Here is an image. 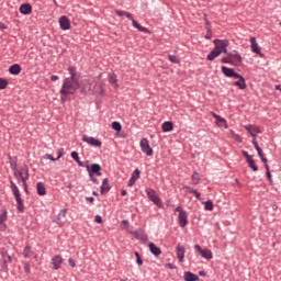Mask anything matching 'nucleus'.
<instances>
[{
    "label": "nucleus",
    "instance_id": "nucleus-1",
    "mask_svg": "<svg viewBox=\"0 0 281 281\" xmlns=\"http://www.w3.org/2000/svg\"><path fill=\"white\" fill-rule=\"evenodd\" d=\"M68 72L69 77L64 78L59 90L63 103L67 102V98L74 95V93L80 89V81H78V78L76 77V68L74 66L68 67Z\"/></svg>",
    "mask_w": 281,
    "mask_h": 281
},
{
    "label": "nucleus",
    "instance_id": "nucleus-2",
    "mask_svg": "<svg viewBox=\"0 0 281 281\" xmlns=\"http://www.w3.org/2000/svg\"><path fill=\"white\" fill-rule=\"evenodd\" d=\"M114 12L115 14H117V16H126V19H130L132 21L133 27L138 30V32H145V34H148L149 31L146 27L142 26V24H139L135 19H133L132 13H128L126 11H120V10H115Z\"/></svg>",
    "mask_w": 281,
    "mask_h": 281
},
{
    "label": "nucleus",
    "instance_id": "nucleus-3",
    "mask_svg": "<svg viewBox=\"0 0 281 281\" xmlns=\"http://www.w3.org/2000/svg\"><path fill=\"white\" fill-rule=\"evenodd\" d=\"M10 183H11V190L16 201L18 210L19 212H23V200H21V191H19V187L16 186V183H14V181L11 180Z\"/></svg>",
    "mask_w": 281,
    "mask_h": 281
},
{
    "label": "nucleus",
    "instance_id": "nucleus-4",
    "mask_svg": "<svg viewBox=\"0 0 281 281\" xmlns=\"http://www.w3.org/2000/svg\"><path fill=\"white\" fill-rule=\"evenodd\" d=\"M214 49L220 54H227V47H229V41L227 40H214Z\"/></svg>",
    "mask_w": 281,
    "mask_h": 281
},
{
    "label": "nucleus",
    "instance_id": "nucleus-5",
    "mask_svg": "<svg viewBox=\"0 0 281 281\" xmlns=\"http://www.w3.org/2000/svg\"><path fill=\"white\" fill-rule=\"evenodd\" d=\"M82 142H85L86 144H89V146H93L94 148L102 147V142H100V139L89 136V135H83Z\"/></svg>",
    "mask_w": 281,
    "mask_h": 281
},
{
    "label": "nucleus",
    "instance_id": "nucleus-6",
    "mask_svg": "<svg viewBox=\"0 0 281 281\" xmlns=\"http://www.w3.org/2000/svg\"><path fill=\"white\" fill-rule=\"evenodd\" d=\"M140 150L147 155V157H153V149L150 148V143L148 138H143L139 142Z\"/></svg>",
    "mask_w": 281,
    "mask_h": 281
},
{
    "label": "nucleus",
    "instance_id": "nucleus-7",
    "mask_svg": "<svg viewBox=\"0 0 281 281\" xmlns=\"http://www.w3.org/2000/svg\"><path fill=\"white\" fill-rule=\"evenodd\" d=\"M195 251H198L200 254V256L202 258H204L205 260H212V258H214V255L212 254V250L205 248H201L199 245L194 246Z\"/></svg>",
    "mask_w": 281,
    "mask_h": 281
},
{
    "label": "nucleus",
    "instance_id": "nucleus-8",
    "mask_svg": "<svg viewBox=\"0 0 281 281\" xmlns=\"http://www.w3.org/2000/svg\"><path fill=\"white\" fill-rule=\"evenodd\" d=\"M146 194L149 201H153L155 205H161V200H159V195H157V191L154 189H146Z\"/></svg>",
    "mask_w": 281,
    "mask_h": 281
},
{
    "label": "nucleus",
    "instance_id": "nucleus-9",
    "mask_svg": "<svg viewBox=\"0 0 281 281\" xmlns=\"http://www.w3.org/2000/svg\"><path fill=\"white\" fill-rule=\"evenodd\" d=\"M244 128L251 135V137H258L260 135V127L254 124H247Z\"/></svg>",
    "mask_w": 281,
    "mask_h": 281
},
{
    "label": "nucleus",
    "instance_id": "nucleus-10",
    "mask_svg": "<svg viewBox=\"0 0 281 281\" xmlns=\"http://www.w3.org/2000/svg\"><path fill=\"white\" fill-rule=\"evenodd\" d=\"M222 74L226 76V78H240V75L234 70V68H227L222 66Z\"/></svg>",
    "mask_w": 281,
    "mask_h": 281
},
{
    "label": "nucleus",
    "instance_id": "nucleus-11",
    "mask_svg": "<svg viewBox=\"0 0 281 281\" xmlns=\"http://www.w3.org/2000/svg\"><path fill=\"white\" fill-rule=\"evenodd\" d=\"M20 172L23 177L24 189L27 190V179H30V169L27 168V165L22 166Z\"/></svg>",
    "mask_w": 281,
    "mask_h": 281
},
{
    "label": "nucleus",
    "instance_id": "nucleus-12",
    "mask_svg": "<svg viewBox=\"0 0 281 281\" xmlns=\"http://www.w3.org/2000/svg\"><path fill=\"white\" fill-rule=\"evenodd\" d=\"M93 87H95V83L89 81V80H83L81 85V89L83 93H93Z\"/></svg>",
    "mask_w": 281,
    "mask_h": 281
},
{
    "label": "nucleus",
    "instance_id": "nucleus-13",
    "mask_svg": "<svg viewBox=\"0 0 281 281\" xmlns=\"http://www.w3.org/2000/svg\"><path fill=\"white\" fill-rule=\"evenodd\" d=\"M250 49L254 54H257L258 56H262V52L260 50V45H258L256 37H250Z\"/></svg>",
    "mask_w": 281,
    "mask_h": 281
},
{
    "label": "nucleus",
    "instance_id": "nucleus-14",
    "mask_svg": "<svg viewBox=\"0 0 281 281\" xmlns=\"http://www.w3.org/2000/svg\"><path fill=\"white\" fill-rule=\"evenodd\" d=\"M228 56L231 58V65H234L235 67L243 63V57L238 53H228Z\"/></svg>",
    "mask_w": 281,
    "mask_h": 281
},
{
    "label": "nucleus",
    "instance_id": "nucleus-15",
    "mask_svg": "<svg viewBox=\"0 0 281 281\" xmlns=\"http://www.w3.org/2000/svg\"><path fill=\"white\" fill-rule=\"evenodd\" d=\"M211 115L215 119L216 126H224V128H228L227 121L224 117L214 112H211Z\"/></svg>",
    "mask_w": 281,
    "mask_h": 281
},
{
    "label": "nucleus",
    "instance_id": "nucleus-16",
    "mask_svg": "<svg viewBox=\"0 0 281 281\" xmlns=\"http://www.w3.org/2000/svg\"><path fill=\"white\" fill-rule=\"evenodd\" d=\"M176 251L179 262H183V259L186 258V247H183L181 244H178L176 247Z\"/></svg>",
    "mask_w": 281,
    "mask_h": 281
},
{
    "label": "nucleus",
    "instance_id": "nucleus-17",
    "mask_svg": "<svg viewBox=\"0 0 281 281\" xmlns=\"http://www.w3.org/2000/svg\"><path fill=\"white\" fill-rule=\"evenodd\" d=\"M59 25L63 30H70L71 29V22H69V18L63 15L59 19Z\"/></svg>",
    "mask_w": 281,
    "mask_h": 281
},
{
    "label": "nucleus",
    "instance_id": "nucleus-18",
    "mask_svg": "<svg viewBox=\"0 0 281 281\" xmlns=\"http://www.w3.org/2000/svg\"><path fill=\"white\" fill-rule=\"evenodd\" d=\"M52 265L55 271H58V269H60V265H63V257L60 255H56L55 257H53Z\"/></svg>",
    "mask_w": 281,
    "mask_h": 281
},
{
    "label": "nucleus",
    "instance_id": "nucleus-19",
    "mask_svg": "<svg viewBox=\"0 0 281 281\" xmlns=\"http://www.w3.org/2000/svg\"><path fill=\"white\" fill-rule=\"evenodd\" d=\"M235 81L233 85L234 87H238V89H247V83L245 82V78L239 75V77H235Z\"/></svg>",
    "mask_w": 281,
    "mask_h": 281
},
{
    "label": "nucleus",
    "instance_id": "nucleus-20",
    "mask_svg": "<svg viewBox=\"0 0 281 281\" xmlns=\"http://www.w3.org/2000/svg\"><path fill=\"white\" fill-rule=\"evenodd\" d=\"M178 221H179L180 227H186V225H188V213L180 212L178 215Z\"/></svg>",
    "mask_w": 281,
    "mask_h": 281
},
{
    "label": "nucleus",
    "instance_id": "nucleus-21",
    "mask_svg": "<svg viewBox=\"0 0 281 281\" xmlns=\"http://www.w3.org/2000/svg\"><path fill=\"white\" fill-rule=\"evenodd\" d=\"M139 175H140L139 169H135L134 172L132 173L131 179L128 180L130 188H133V186H135V181H137V179H139Z\"/></svg>",
    "mask_w": 281,
    "mask_h": 281
},
{
    "label": "nucleus",
    "instance_id": "nucleus-22",
    "mask_svg": "<svg viewBox=\"0 0 281 281\" xmlns=\"http://www.w3.org/2000/svg\"><path fill=\"white\" fill-rule=\"evenodd\" d=\"M161 130L164 133H170L171 131L175 130V125L170 121H166L161 125Z\"/></svg>",
    "mask_w": 281,
    "mask_h": 281
},
{
    "label": "nucleus",
    "instance_id": "nucleus-23",
    "mask_svg": "<svg viewBox=\"0 0 281 281\" xmlns=\"http://www.w3.org/2000/svg\"><path fill=\"white\" fill-rule=\"evenodd\" d=\"M21 14H32V5L30 3H24L20 5Z\"/></svg>",
    "mask_w": 281,
    "mask_h": 281
},
{
    "label": "nucleus",
    "instance_id": "nucleus-24",
    "mask_svg": "<svg viewBox=\"0 0 281 281\" xmlns=\"http://www.w3.org/2000/svg\"><path fill=\"white\" fill-rule=\"evenodd\" d=\"M89 170L91 175H98V177L102 176V172H100V170H102V167L99 164H92L91 169Z\"/></svg>",
    "mask_w": 281,
    "mask_h": 281
},
{
    "label": "nucleus",
    "instance_id": "nucleus-25",
    "mask_svg": "<svg viewBox=\"0 0 281 281\" xmlns=\"http://www.w3.org/2000/svg\"><path fill=\"white\" fill-rule=\"evenodd\" d=\"M183 279L186 281H199V276H196V274H194V273H192L190 271H187L183 274Z\"/></svg>",
    "mask_w": 281,
    "mask_h": 281
},
{
    "label": "nucleus",
    "instance_id": "nucleus-26",
    "mask_svg": "<svg viewBox=\"0 0 281 281\" xmlns=\"http://www.w3.org/2000/svg\"><path fill=\"white\" fill-rule=\"evenodd\" d=\"M149 251L154 256H161V248L157 247V245H155L153 243L149 244Z\"/></svg>",
    "mask_w": 281,
    "mask_h": 281
},
{
    "label": "nucleus",
    "instance_id": "nucleus-27",
    "mask_svg": "<svg viewBox=\"0 0 281 281\" xmlns=\"http://www.w3.org/2000/svg\"><path fill=\"white\" fill-rule=\"evenodd\" d=\"M9 72L12 76H19L21 74V66L19 64H14L9 68Z\"/></svg>",
    "mask_w": 281,
    "mask_h": 281
},
{
    "label": "nucleus",
    "instance_id": "nucleus-28",
    "mask_svg": "<svg viewBox=\"0 0 281 281\" xmlns=\"http://www.w3.org/2000/svg\"><path fill=\"white\" fill-rule=\"evenodd\" d=\"M36 191H37V194L40 196H45L46 194V189H45V184L43 182H37L36 184Z\"/></svg>",
    "mask_w": 281,
    "mask_h": 281
},
{
    "label": "nucleus",
    "instance_id": "nucleus-29",
    "mask_svg": "<svg viewBox=\"0 0 281 281\" xmlns=\"http://www.w3.org/2000/svg\"><path fill=\"white\" fill-rule=\"evenodd\" d=\"M111 190V184H109V179H103L102 186H101V194H104V192H109Z\"/></svg>",
    "mask_w": 281,
    "mask_h": 281
},
{
    "label": "nucleus",
    "instance_id": "nucleus-30",
    "mask_svg": "<svg viewBox=\"0 0 281 281\" xmlns=\"http://www.w3.org/2000/svg\"><path fill=\"white\" fill-rule=\"evenodd\" d=\"M192 186H199L201 183V177H199V172L194 171L191 176Z\"/></svg>",
    "mask_w": 281,
    "mask_h": 281
},
{
    "label": "nucleus",
    "instance_id": "nucleus-31",
    "mask_svg": "<svg viewBox=\"0 0 281 281\" xmlns=\"http://www.w3.org/2000/svg\"><path fill=\"white\" fill-rule=\"evenodd\" d=\"M109 82L114 87V89H117L120 85H117V76L115 75H109Z\"/></svg>",
    "mask_w": 281,
    "mask_h": 281
},
{
    "label": "nucleus",
    "instance_id": "nucleus-32",
    "mask_svg": "<svg viewBox=\"0 0 281 281\" xmlns=\"http://www.w3.org/2000/svg\"><path fill=\"white\" fill-rule=\"evenodd\" d=\"M121 228L126 229V232H128L130 234H133V227H131V225L128 224V221L126 220H123L121 222Z\"/></svg>",
    "mask_w": 281,
    "mask_h": 281
},
{
    "label": "nucleus",
    "instance_id": "nucleus-33",
    "mask_svg": "<svg viewBox=\"0 0 281 281\" xmlns=\"http://www.w3.org/2000/svg\"><path fill=\"white\" fill-rule=\"evenodd\" d=\"M220 52L216 50L215 48L207 55V60H214L215 58H218Z\"/></svg>",
    "mask_w": 281,
    "mask_h": 281
},
{
    "label": "nucleus",
    "instance_id": "nucleus-34",
    "mask_svg": "<svg viewBox=\"0 0 281 281\" xmlns=\"http://www.w3.org/2000/svg\"><path fill=\"white\" fill-rule=\"evenodd\" d=\"M24 258H32L34 256V251H32V248L30 246H26L23 251Z\"/></svg>",
    "mask_w": 281,
    "mask_h": 281
},
{
    "label": "nucleus",
    "instance_id": "nucleus-35",
    "mask_svg": "<svg viewBox=\"0 0 281 281\" xmlns=\"http://www.w3.org/2000/svg\"><path fill=\"white\" fill-rule=\"evenodd\" d=\"M229 133L235 142H238V144L243 143V137H240V135L236 134L233 130H231Z\"/></svg>",
    "mask_w": 281,
    "mask_h": 281
},
{
    "label": "nucleus",
    "instance_id": "nucleus-36",
    "mask_svg": "<svg viewBox=\"0 0 281 281\" xmlns=\"http://www.w3.org/2000/svg\"><path fill=\"white\" fill-rule=\"evenodd\" d=\"M247 164L254 172H258V166H256V161H254L251 158L247 160Z\"/></svg>",
    "mask_w": 281,
    "mask_h": 281
},
{
    "label": "nucleus",
    "instance_id": "nucleus-37",
    "mask_svg": "<svg viewBox=\"0 0 281 281\" xmlns=\"http://www.w3.org/2000/svg\"><path fill=\"white\" fill-rule=\"evenodd\" d=\"M184 190H191V194H194L195 199H201V193H199L196 190L188 187V186H184L183 187Z\"/></svg>",
    "mask_w": 281,
    "mask_h": 281
},
{
    "label": "nucleus",
    "instance_id": "nucleus-38",
    "mask_svg": "<svg viewBox=\"0 0 281 281\" xmlns=\"http://www.w3.org/2000/svg\"><path fill=\"white\" fill-rule=\"evenodd\" d=\"M112 128H113L114 131H117V133H120V131H122V124H120V122H117V121H114V122L112 123Z\"/></svg>",
    "mask_w": 281,
    "mask_h": 281
},
{
    "label": "nucleus",
    "instance_id": "nucleus-39",
    "mask_svg": "<svg viewBox=\"0 0 281 281\" xmlns=\"http://www.w3.org/2000/svg\"><path fill=\"white\" fill-rule=\"evenodd\" d=\"M13 175H14L15 179H18V181H22V183H23V173H21V171L19 169L13 171Z\"/></svg>",
    "mask_w": 281,
    "mask_h": 281
},
{
    "label": "nucleus",
    "instance_id": "nucleus-40",
    "mask_svg": "<svg viewBox=\"0 0 281 281\" xmlns=\"http://www.w3.org/2000/svg\"><path fill=\"white\" fill-rule=\"evenodd\" d=\"M204 210H207V211L214 210V204L212 203V201L204 202Z\"/></svg>",
    "mask_w": 281,
    "mask_h": 281
},
{
    "label": "nucleus",
    "instance_id": "nucleus-41",
    "mask_svg": "<svg viewBox=\"0 0 281 281\" xmlns=\"http://www.w3.org/2000/svg\"><path fill=\"white\" fill-rule=\"evenodd\" d=\"M70 157H72L75 159V161H77V164H79V166H82V162H80V157L78 156L77 151H72L70 154Z\"/></svg>",
    "mask_w": 281,
    "mask_h": 281
},
{
    "label": "nucleus",
    "instance_id": "nucleus-42",
    "mask_svg": "<svg viewBox=\"0 0 281 281\" xmlns=\"http://www.w3.org/2000/svg\"><path fill=\"white\" fill-rule=\"evenodd\" d=\"M206 35L205 38L210 41L212 38V30L210 29V23L206 22Z\"/></svg>",
    "mask_w": 281,
    "mask_h": 281
},
{
    "label": "nucleus",
    "instance_id": "nucleus-43",
    "mask_svg": "<svg viewBox=\"0 0 281 281\" xmlns=\"http://www.w3.org/2000/svg\"><path fill=\"white\" fill-rule=\"evenodd\" d=\"M168 60H170V63H173L175 65H178L179 57H177L175 55H168Z\"/></svg>",
    "mask_w": 281,
    "mask_h": 281
},
{
    "label": "nucleus",
    "instance_id": "nucleus-44",
    "mask_svg": "<svg viewBox=\"0 0 281 281\" xmlns=\"http://www.w3.org/2000/svg\"><path fill=\"white\" fill-rule=\"evenodd\" d=\"M134 256H136V262L139 267L144 265V261L142 260V257L139 256V252L135 251Z\"/></svg>",
    "mask_w": 281,
    "mask_h": 281
},
{
    "label": "nucleus",
    "instance_id": "nucleus-45",
    "mask_svg": "<svg viewBox=\"0 0 281 281\" xmlns=\"http://www.w3.org/2000/svg\"><path fill=\"white\" fill-rule=\"evenodd\" d=\"M8 87V80L0 78V91L3 89H7Z\"/></svg>",
    "mask_w": 281,
    "mask_h": 281
},
{
    "label": "nucleus",
    "instance_id": "nucleus-46",
    "mask_svg": "<svg viewBox=\"0 0 281 281\" xmlns=\"http://www.w3.org/2000/svg\"><path fill=\"white\" fill-rule=\"evenodd\" d=\"M3 262L4 265H9L12 262V257H10V255H3Z\"/></svg>",
    "mask_w": 281,
    "mask_h": 281
},
{
    "label": "nucleus",
    "instance_id": "nucleus-47",
    "mask_svg": "<svg viewBox=\"0 0 281 281\" xmlns=\"http://www.w3.org/2000/svg\"><path fill=\"white\" fill-rule=\"evenodd\" d=\"M222 63H224L225 65H227V64L232 65V60H231V57H229V53L227 54L226 57H223V58H222Z\"/></svg>",
    "mask_w": 281,
    "mask_h": 281
},
{
    "label": "nucleus",
    "instance_id": "nucleus-48",
    "mask_svg": "<svg viewBox=\"0 0 281 281\" xmlns=\"http://www.w3.org/2000/svg\"><path fill=\"white\" fill-rule=\"evenodd\" d=\"M5 218H8L7 213L0 212V224L3 223V221H5Z\"/></svg>",
    "mask_w": 281,
    "mask_h": 281
},
{
    "label": "nucleus",
    "instance_id": "nucleus-49",
    "mask_svg": "<svg viewBox=\"0 0 281 281\" xmlns=\"http://www.w3.org/2000/svg\"><path fill=\"white\" fill-rule=\"evenodd\" d=\"M44 159H49L50 161H58L57 158H53V156L49 155V154H46V155L44 156Z\"/></svg>",
    "mask_w": 281,
    "mask_h": 281
},
{
    "label": "nucleus",
    "instance_id": "nucleus-50",
    "mask_svg": "<svg viewBox=\"0 0 281 281\" xmlns=\"http://www.w3.org/2000/svg\"><path fill=\"white\" fill-rule=\"evenodd\" d=\"M88 172H89V177H90L91 181H93V183H98V179H95L93 177V173H91V170H89V167H88Z\"/></svg>",
    "mask_w": 281,
    "mask_h": 281
},
{
    "label": "nucleus",
    "instance_id": "nucleus-51",
    "mask_svg": "<svg viewBox=\"0 0 281 281\" xmlns=\"http://www.w3.org/2000/svg\"><path fill=\"white\" fill-rule=\"evenodd\" d=\"M241 154H243L244 157L246 158V161H248L249 159H251V155H249L247 151L243 150Z\"/></svg>",
    "mask_w": 281,
    "mask_h": 281
},
{
    "label": "nucleus",
    "instance_id": "nucleus-52",
    "mask_svg": "<svg viewBox=\"0 0 281 281\" xmlns=\"http://www.w3.org/2000/svg\"><path fill=\"white\" fill-rule=\"evenodd\" d=\"M25 273H31L30 263H24Z\"/></svg>",
    "mask_w": 281,
    "mask_h": 281
},
{
    "label": "nucleus",
    "instance_id": "nucleus-53",
    "mask_svg": "<svg viewBox=\"0 0 281 281\" xmlns=\"http://www.w3.org/2000/svg\"><path fill=\"white\" fill-rule=\"evenodd\" d=\"M94 221L95 223L102 224V216L95 215Z\"/></svg>",
    "mask_w": 281,
    "mask_h": 281
},
{
    "label": "nucleus",
    "instance_id": "nucleus-54",
    "mask_svg": "<svg viewBox=\"0 0 281 281\" xmlns=\"http://www.w3.org/2000/svg\"><path fill=\"white\" fill-rule=\"evenodd\" d=\"M63 155H65V150L64 149H59L58 150L57 160L60 159V157H63Z\"/></svg>",
    "mask_w": 281,
    "mask_h": 281
},
{
    "label": "nucleus",
    "instance_id": "nucleus-55",
    "mask_svg": "<svg viewBox=\"0 0 281 281\" xmlns=\"http://www.w3.org/2000/svg\"><path fill=\"white\" fill-rule=\"evenodd\" d=\"M68 263H69V266L72 267V268L76 267V261H74V259H71V258L68 259Z\"/></svg>",
    "mask_w": 281,
    "mask_h": 281
},
{
    "label": "nucleus",
    "instance_id": "nucleus-56",
    "mask_svg": "<svg viewBox=\"0 0 281 281\" xmlns=\"http://www.w3.org/2000/svg\"><path fill=\"white\" fill-rule=\"evenodd\" d=\"M50 80H52V82H56V80H59V78H58V76L53 75V76L50 77Z\"/></svg>",
    "mask_w": 281,
    "mask_h": 281
},
{
    "label": "nucleus",
    "instance_id": "nucleus-57",
    "mask_svg": "<svg viewBox=\"0 0 281 281\" xmlns=\"http://www.w3.org/2000/svg\"><path fill=\"white\" fill-rule=\"evenodd\" d=\"M11 170H13V172H14L15 170H18V169H16V164L11 162Z\"/></svg>",
    "mask_w": 281,
    "mask_h": 281
},
{
    "label": "nucleus",
    "instance_id": "nucleus-58",
    "mask_svg": "<svg viewBox=\"0 0 281 281\" xmlns=\"http://www.w3.org/2000/svg\"><path fill=\"white\" fill-rule=\"evenodd\" d=\"M166 267H167V269H176L175 265H172V263H167Z\"/></svg>",
    "mask_w": 281,
    "mask_h": 281
},
{
    "label": "nucleus",
    "instance_id": "nucleus-59",
    "mask_svg": "<svg viewBox=\"0 0 281 281\" xmlns=\"http://www.w3.org/2000/svg\"><path fill=\"white\" fill-rule=\"evenodd\" d=\"M266 175H267L268 180L271 182L272 181V179H271V171L266 172Z\"/></svg>",
    "mask_w": 281,
    "mask_h": 281
},
{
    "label": "nucleus",
    "instance_id": "nucleus-60",
    "mask_svg": "<svg viewBox=\"0 0 281 281\" xmlns=\"http://www.w3.org/2000/svg\"><path fill=\"white\" fill-rule=\"evenodd\" d=\"M261 161H262V164H265V166H266V164H267V158L263 156V157L261 158Z\"/></svg>",
    "mask_w": 281,
    "mask_h": 281
},
{
    "label": "nucleus",
    "instance_id": "nucleus-61",
    "mask_svg": "<svg viewBox=\"0 0 281 281\" xmlns=\"http://www.w3.org/2000/svg\"><path fill=\"white\" fill-rule=\"evenodd\" d=\"M5 25L3 23L0 22V30H5Z\"/></svg>",
    "mask_w": 281,
    "mask_h": 281
},
{
    "label": "nucleus",
    "instance_id": "nucleus-62",
    "mask_svg": "<svg viewBox=\"0 0 281 281\" xmlns=\"http://www.w3.org/2000/svg\"><path fill=\"white\" fill-rule=\"evenodd\" d=\"M258 144V140H256V137L252 138V145L256 146Z\"/></svg>",
    "mask_w": 281,
    "mask_h": 281
},
{
    "label": "nucleus",
    "instance_id": "nucleus-63",
    "mask_svg": "<svg viewBox=\"0 0 281 281\" xmlns=\"http://www.w3.org/2000/svg\"><path fill=\"white\" fill-rule=\"evenodd\" d=\"M265 168H266V172H270V171H269V165H268V164L265 165Z\"/></svg>",
    "mask_w": 281,
    "mask_h": 281
},
{
    "label": "nucleus",
    "instance_id": "nucleus-64",
    "mask_svg": "<svg viewBox=\"0 0 281 281\" xmlns=\"http://www.w3.org/2000/svg\"><path fill=\"white\" fill-rule=\"evenodd\" d=\"M274 89H277V91H280V89H281L280 85H277V86L274 87Z\"/></svg>",
    "mask_w": 281,
    "mask_h": 281
}]
</instances>
